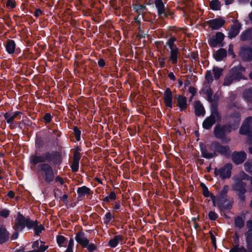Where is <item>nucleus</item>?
<instances>
[{
    "instance_id": "obj_45",
    "label": "nucleus",
    "mask_w": 252,
    "mask_h": 252,
    "mask_svg": "<svg viewBox=\"0 0 252 252\" xmlns=\"http://www.w3.org/2000/svg\"><path fill=\"white\" fill-rule=\"evenodd\" d=\"M193 106L194 110H205L202 104L199 100L194 102Z\"/></svg>"
},
{
    "instance_id": "obj_2",
    "label": "nucleus",
    "mask_w": 252,
    "mask_h": 252,
    "mask_svg": "<svg viewBox=\"0 0 252 252\" xmlns=\"http://www.w3.org/2000/svg\"><path fill=\"white\" fill-rule=\"evenodd\" d=\"M174 99V103L180 108V110H185L187 109V98L181 94H175L174 96L172 92L169 88L166 89L163 94V101L167 108H173V98Z\"/></svg>"
},
{
    "instance_id": "obj_16",
    "label": "nucleus",
    "mask_w": 252,
    "mask_h": 252,
    "mask_svg": "<svg viewBox=\"0 0 252 252\" xmlns=\"http://www.w3.org/2000/svg\"><path fill=\"white\" fill-rule=\"evenodd\" d=\"M247 155L243 151L234 152L231 155V159L236 164L243 163L246 159Z\"/></svg>"
},
{
    "instance_id": "obj_19",
    "label": "nucleus",
    "mask_w": 252,
    "mask_h": 252,
    "mask_svg": "<svg viewBox=\"0 0 252 252\" xmlns=\"http://www.w3.org/2000/svg\"><path fill=\"white\" fill-rule=\"evenodd\" d=\"M9 239V233L3 225L0 226V244L6 242Z\"/></svg>"
},
{
    "instance_id": "obj_58",
    "label": "nucleus",
    "mask_w": 252,
    "mask_h": 252,
    "mask_svg": "<svg viewBox=\"0 0 252 252\" xmlns=\"http://www.w3.org/2000/svg\"><path fill=\"white\" fill-rule=\"evenodd\" d=\"M43 119L46 123H49L51 121L52 117L50 113H46Z\"/></svg>"
},
{
    "instance_id": "obj_32",
    "label": "nucleus",
    "mask_w": 252,
    "mask_h": 252,
    "mask_svg": "<svg viewBox=\"0 0 252 252\" xmlns=\"http://www.w3.org/2000/svg\"><path fill=\"white\" fill-rule=\"evenodd\" d=\"M210 6L212 10L217 11L220 9V2L219 0H212L210 2Z\"/></svg>"
},
{
    "instance_id": "obj_63",
    "label": "nucleus",
    "mask_w": 252,
    "mask_h": 252,
    "mask_svg": "<svg viewBox=\"0 0 252 252\" xmlns=\"http://www.w3.org/2000/svg\"><path fill=\"white\" fill-rule=\"evenodd\" d=\"M246 226L249 229V231L252 232V220H250L247 221Z\"/></svg>"
},
{
    "instance_id": "obj_46",
    "label": "nucleus",
    "mask_w": 252,
    "mask_h": 252,
    "mask_svg": "<svg viewBox=\"0 0 252 252\" xmlns=\"http://www.w3.org/2000/svg\"><path fill=\"white\" fill-rule=\"evenodd\" d=\"M204 93L206 94L208 97V100L209 102H212V95H213V91L210 88H208L205 91Z\"/></svg>"
},
{
    "instance_id": "obj_8",
    "label": "nucleus",
    "mask_w": 252,
    "mask_h": 252,
    "mask_svg": "<svg viewBox=\"0 0 252 252\" xmlns=\"http://www.w3.org/2000/svg\"><path fill=\"white\" fill-rule=\"evenodd\" d=\"M239 57L244 63L252 62V47L249 45H244L240 47Z\"/></svg>"
},
{
    "instance_id": "obj_29",
    "label": "nucleus",
    "mask_w": 252,
    "mask_h": 252,
    "mask_svg": "<svg viewBox=\"0 0 252 252\" xmlns=\"http://www.w3.org/2000/svg\"><path fill=\"white\" fill-rule=\"evenodd\" d=\"M246 247L250 252H252V232L245 234Z\"/></svg>"
},
{
    "instance_id": "obj_27",
    "label": "nucleus",
    "mask_w": 252,
    "mask_h": 252,
    "mask_svg": "<svg viewBox=\"0 0 252 252\" xmlns=\"http://www.w3.org/2000/svg\"><path fill=\"white\" fill-rule=\"evenodd\" d=\"M178 53L179 48L178 47L170 49V60L173 64H176L178 62Z\"/></svg>"
},
{
    "instance_id": "obj_22",
    "label": "nucleus",
    "mask_w": 252,
    "mask_h": 252,
    "mask_svg": "<svg viewBox=\"0 0 252 252\" xmlns=\"http://www.w3.org/2000/svg\"><path fill=\"white\" fill-rule=\"evenodd\" d=\"M77 192L78 196L81 198L84 197L85 195H89L93 194V191H91V189L86 186H83L78 188L77 189Z\"/></svg>"
},
{
    "instance_id": "obj_51",
    "label": "nucleus",
    "mask_w": 252,
    "mask_h": 252,
    "mask_svg": "<svg viewBox=\"0 0 252 252\" xmlns=\"http://www.w3.org/2000/svg\"><path fill=\"white\" fill-rule=\"evenodd\" d=\"M208 217L212 220H215L218 217L217 213L214 211H210L208 214Z\"/></svg>"
},
{
    "instance_id": "obj_41",
    "label": "nucleus",
    "mask_w": 252,
    "mask_h": 252,
    "mask_svg": "<svg viewBox=\"0 0 252 252\" xmlns=\"http://www.w3.org/2000/svg\"><path fill=\"white\" fill-rule=\"evenodd\" d=\"M17 6L15 0H7L6 6L8 9H14Z\"/></svg>"
},
{
    "instance_id": "obj_13",
    "label": "nucleus",
    "mask_w": 252,
    "mask_h": 252,
    "mask_svg": "<svg viewBox=\"0 0 252 252\" xmlns=\"http://www.w3.org/2000/svg\"><path fill=\"white\" fill-rule=\"evenodd\" d=\"M53 154L49 152L44 153L42 156L32 155L30 158V161L33 165H36L38 163H44L46 161L50 162L52 160V157Z\"/></svg>"
},
{
    "instance_id": "obj_47",
    "label": "nucleus",
    "mask_w": 252,
    "mask_h": 252,
    "mask_svg": "<svg viewBox=\"0 0 252 252\" xmlns=\"http://www.w3.org/2000/svg\"><path fill=\"white\" fill-rule=\"evenodd\" d=\"M145 8L146 6L143 5L135 4L134 6V9L136 13H138V15H140L141 11Z\"/></svg>"
},
{
    "instance_id": "obj_60",
    "label": "nucleus",
    "mask_w": 252,
    "mask_h": 252,
    "mask_svg": "<svg viewBox=\"0 0 252 252\" xmlns=\"http://www.w3.org/2000/svg\"><path fill=\"white\" fill-rule=\"evenodd\" d=\"M139 29L140 30V33H138L137 35V37H139V38H144L145 37L146 34L144 33V32L142 31L141 27L139 26Z\"/></svg>"
},
{
    "instance_id": "obj_59",
    "label": "nucleus",
    "mask_w": 252,
    "mask_h": 252,
    "mask_svg": "<svg viewBox=\"0 0 252 252\" xmlns=\"http://www.w3.org/2000/svg\"><path fill=\"white\" fill-rule=\"evenodd\" d=\"M105 64H106L105 62L103 59L100 58L99 59V60L98 61V65L100 67L102 68V67H104Z\"/></svg>"
},
{
    "instance_id": "obj_53",
    "label": "nucleus",
    "mask_w": 252,
    "mask_h": 252,
    "mask_svg": "<svg viewBox=\"0 0 252 252\" xmlns=\"http://www.w3.org/2000/svg\"><path fill=\"white\" fill-rule=\"evenodd\" d=\"M87 248L88 251L89 252H93L94 251H95L96 248V245L93 243H91L88 244L87 247H86Z\"/></svg>"
},
{
    "instance_id": "obj_9",
    "label": "nucleus",
    "mask_w": 252,
    "mask_h": 252,
    "mask_svg": "<svg viewBox=\"0 0 252 252\" xmlns=\"http://www.w3.org/2000/svg\"><path fill=\"white\" fill-rule=\"evenodd\" d=\"M225 35L222 32H218L208 40V42L211 48L217 46L221 47L224 46L223 41Z\"/></svg>"
},
{
    "instance_id": "obj_42",
    "label": "nucleus",
    "mask_w": 252,
    "mask_h": 252,
    "mask_svg": "<svg viewBox=\"0 0 252 252\" xmlns=\"http://www.w3.org/2000/svg\"><path fill=\"white\" fill-rule=\"evenodd\" d=\"M229 252H248L247 250L244 248V246L239 247L235 246L233 247L229 251Z\"/></svg>"
},
{
    "instance_id": "obj_24",
    "label": "nucleus",
    "mask_w": 252,
    "mask_h": 252,
    "mask_svg": "<svg viewBox=\"0 0 252 252\" xmlns=\"http://www.w3.org/2000/svg\"><path fill=\"white\" fill-rule=\"evenodd\" d=\"M6 51L9 54H13L16 48V43L14 40L8 39L5 45Z\"/></svg>"
},
{
    "instance_id": "obj_48",
    "label": "nucleus",
    "mask_w": 252,
    "mask_h": 252,
    "mask_svg": "<svg viewBox=\"0 0 252 252\" xmlns=\"http://www.w3.org/2000/svg\"><path fill=\"white\" fill-rule=\"evenodd\" d=\"M200 186L202 189L203 194L205 197H209V194H210V192L208 190L207 187L203 183H201L200 184Z\"/></svg>"
},
{
    "instance_id": "obj_64",
    "label": "nucleus",
    "mask_w": 252,
    "mask_h": 252,
    "mask_svg": "<svg viewBox=\"0 0 252 252\" xmlns=\"http://www.w3.org/2000/svg\"><path fill=\"white\" fill-rule=\"evenodd\" d=\"M74 245V241L73 239H70L69 241L68 245L67 246V248L66 250H72V248Z\"/></svg>"
},
{
    "instance_id": "obj_5",
    "label": "nucleus",
    "mask_w": 252,
    "mask_h": 252,
    "mask_svg": "<svg viewBox=\"0 0 252 252\" xmlns=\"http://www.w3.org/2000/svg\"><path fill=\"white\" fill-rule=\"evenodd\" d=\"M32 224V220H30L29 217L25 218L20 212H18L15 220L13 228L15 231H22L25 227H27L28 229H31Z\"/></svg>"
},
{
    "instance_id": "obj_57",
    "label": "nucleus",
    "mask_w": 252,
    "mask_h": 252,
    "mask_svg": "<svg viewBox=\"0 0 252 252\" xmlns=\"http://www.w3.org/2000/svg\"><path fill=\"white\" fill-rule=\"evenodd\" d=\"M228 53L229 55H232L233 58H234L235 57V55L233 52V44H230L229 45V48L228 50Z\"/></svg>"
},
{
    "instance_id": "obj_37",
    "label": "nucleus",
    "mask_w": 252,
    "mask_h": 252,
    "mask_svg": "<svg viewBox=\"0 0 252 252\" xmlns=\"http://www.w3.org/2000/svg\"><path fill=\"white\" fill-rule=\"evenodd\" d=\"M233 82H235L234 79L232 77L231 75H230L228 74V75L227 76H226L224 77V81L223 83V86H229Z\"/></svg>"
},
{
    "instance_id": "obj_11",
    "label": "nucleus",
    "mask_w": 252,
    "mask_h": 252,
    "mask_svg": "<svg viewBox=\"0 0 252 252\" xmlns=\"http://www.w3.org/2000/svg\"><path fill=\"white\" fill-rule=\"evenodd\" d=\"M232 165L231 163H226L223 167L218 169L216 168L214 174L216 176H219L222 179L229 178L231 176Z\"/></svg>"
},
{
    "instance_id": "obj_50",
    "label": "nucleus",
    "mask_w": 252,
    "mask_h": 252,
    "mask_svg": "<svg viewBox=\"0 0 252 252\" xmlns=\"http://www.w3.org/2000/svg\"><path fill=\"white\" fill-rule=\"evenodd\" d=\"M73 130L75 138L77 141H79L80 140L81 131L77 126L73 128Z\"/></svg>"
},
{
    "instance_id": "obj_35",
    "label": "nucleus",
    "mask_w": 252,
    "mask_h": 252,
    "mask_svg": "<svg viewBox=\"0 0 252 252\" xmlns=\"http://www.w3.org/2000/svg\"><path fill=\"white\" fill-rule=\"evenodd\" d=\"M234 224L236 227L242 228L244 226V221L241 217H237L235 218Z\"/></svg>"
},
{
    "instance_id": "obj_25",
    "label": "nucleus",
    "mask_w": 252,
    "mask_h": 252,
    "mask_svg": "<svg viewBox=\"0 0 252 252\" xmlns=\"http://www.w3.org/2000/svg\"><path fill=\"white\" fill-rule=\"evenodd\" d=\"M155 4L158 10V15L162 17L163 11L165 9L164 3L162 0H155Z\"/></svg>"
},
{
    "instance_id": "obj_54",
    "label": "nucleus",
    "mask_w": 252,
    "mask_h": 252,
    "mask_svg": "<svg viewBox=\"0 0 252 252\" xmlns=\"http://www.w3.org/2000/svg\"><path fill=\"white\" fill-rule=\"evenodd\" d=\"M173 15V13L171 12L169 9H165L163 11V13L162 14V17L161 18L168 17L169 16L172 17Z\"/></svg>"
},
{
    "instance_id": "obj_15",
    "label": "nucleus",
    "mask_w": 252,
    "mask_h": 252,
    "mask_svg": "<svg viewBox=\"0 0 252 252\" xmlns=\"http://www.w3.org/2000/svg\"><path fill=\"white\" fill-rule=\"evenodd\" d=\"M233 25H231L229 29L228 37L230 39L235 38L240 32L242 28V24L236 20Z\"/></svg>"
},
{
    "instance_id": "obj_39",
    "label": "nucleus",
    "mask_w": 252,
    "mask_h": 252,
    "mask_svg": "<svg viewBox=\"0 0 252 252\" xmlns=\"http://www.w3.org/2000/svg\"><path fill=\"white\" fill-rule=\"evenodd\" d=\"M205 78L208 84L210 85L213 82L214 79L211 70H207Z\"/></svg>"
},
{
    "instance_id": "obj_56",
    "label": "nucleus",
    "mask_w": 252,
    "mask_h": 252,
    "mask_svg": "<svg viewBox=\"0 0 252 252\" xmlns=\"http://www.w3.org/2000/svg\"><path fill=\"white\" fill-rule=\"evenodd\" d=\"M43 14H44V12L43 11L41 10L40 8L36 9L33 13V15L36 18H38L40 15Z\"/></svg>"
},
{
    "instance_id": "obj_3",
    "label": "nucleus",
    "mask_w": 252,
    "mask_h": 252,
    "mask_svg": "<svg viewBox=\"0 0 252 252\" xmlns=\"http://www.w3.org/2000/svg\"><path fill=\"white\" fill-rule=\"evenodd\" d=\"M38 172L39 177L42 178L44 181L48 183L54 181L55 176L57 171L54 170L52 167L48 163H41L38 165Z\"/></svg>"
},
{
    "instance_id": "obj_52",
    "label": "nucleus",
    "mask_w": 252,
    "mask_h": 252,
    "mask_svg": "<svg viewBox=\"0 0 252 252\" xmlns=\"http://www.w3.org/2000/svg\"><path fill=\"white\" fill-rule=\"evenodd\" d=\"M48 248V246L42 244L37 250H33V251L34 252H44Z\"/></svg>"
},
{
    "instance_id": "obj_21",
    "label": "nucleus",
    "mask_w": 252,
    "mask_h": 252,
    "mask_svg": "<svg viewBox=\"0 0 252 252\" xmlns=\"http://www.w3.org/2000/svg\"><path fill=\"white\" fill-rule=\"evenodd\" d=\"M227 56L226 50L222 48H220L214 54V57L217 62H220L223 60Z\"/></svg>"
},
{
    "instance_id": "obj_33",
    "label": "nucleus",
    "mask_w": 252,
    "mask_h": 252,
    "mask_svg": "<svg viewBox=\"0 0 252 252\" xmlns=\"http://www.w3.org/2000/svg\"><path fill=\"white\" fill-rule=\"evenodd\" d=\"M114 219V216L110 212H107L103 218L104 223L106 225L110 223V221Z\"/></svg>"
},
{
    "instance_id": "obj_49",
    "label": "nucleus",
    "mask_w": 252,
    "mask_h": 252,
    "mask_svg": "<svg viewBox=\"0 0 252 252\" xmlns=\"http://www.w3.org/2000/svg\"><path fill=\"white\" fill-rule=\"evenodd\" d=\"M10 214V211L6 209L0 210V216L4 218H7Z\"/></svg>"
},
{
    "instance_id": "obj_7",
    "label": "nucleus",
    "mask_w": 252,
    "mask_h": 252,
    "mask_svg": "<svg viewBox=\"0 0 252 252\" xmlns=\"http://www.w3.org/2000/svg\"><path fill=\"white\" fill-rule=\"evenodd\" d=\"M246 68L241 64H239L232 67L229 71V74L234 79L235 82L240 81L241 80L246 79L243 73L246 71Z\"/></svg>"
},
{
    "instance_id": "obj_1",
    "label": "nucleus",
    "mask_w": 252,
    "mask_h": 252,
    "mask_svg": "<svg viewBox=\"0 0 252 252\" xmlns=\"http://www.w3.org/2000/svg\"><path fill=\"white\" fill-rule=\"evenodd\" d=\"M244 168L247 172L252 173V160L246 162L244 164ZM233 180L234 182L232 187L233 190L238 192L240 199L245 201L246 197L244 194L246 192L247 182L250 180L252 185V178L242 171L235 176Z\"/></svg>"
},
{
    "instance_id": "obj_4",
    "label": "nucleus",
    "mask_w": 252,
    "mask_h": 252,
    "mask_svg": "<svg viewBox=\"0 0 252 252\" xmlns=\"http://www.w3.org/2000/svg\"><path fill=\"white\" fill-rule=\"evenodd\" d=\"M232 127L229 125H217L214 129V134L218 138L221 139L223 143H227L230 141L229 137H226V135L231 132Z\"/></svg>"
},
{
    "instance_id": "obj_14",
    "label": "nucleus",
    "mask_w": 252,
    "mask_h": 252,
    "mask_svg": "<svg viewBox=\"0 0 252 252\" xmlns=\"http://www.w3.org/2000/svg\"><path fill=\"white\" fill-rule=\"evenodd\" d=\"M225 20L221 17H218L207 21V25L212 30H219L225 25Z\"/></svg>"
},
{
    "instance_id": "obj_10",
    "label": "nucleus",
    "mask_w": 252,
    "mask_h": 252,
    "mask_svg": "<svg viewBox=\"0 0 252 252\" xmlns=\"http://www.w3.org/2000/svg\"><path fill=\"white\" fill-rule=\"evenodd\" d=\"M210 148L213 149L222 156L228 158L231 155L230 147L227 145H222L219 142L215 141L210 145Z\"/></svg>"
},
{
    "instance_id": "obj_6",
    "label": "nucleus",
    "mask_w": 252,
    "mask_h": 252,
    "mask_svg": "<svg viewBox=\"0 0 252 252\" xmlns=\"http://www.w3.org/2000/svg\"><path fill=\"white\" fill-rule=\"evenodd\" d=\"M239 133L241 134L247 135L248 137L247 142L252 144V117L246 119L239 130ZM249 150L252 154V147H249Z\"/></svg>"
},
{
    "instance_id": "obj_31",
    "label": "nucleus",
    "mask_w": 252,
    "mask_h": 252,
    "mask_svg": "<svg viewBox=\"0 0 252 252\" xmlns=\"http://www.w3.org/2000/svg\"><path fill=\"white\" fill-rule=\"evenodd\" d=\"M215 80H218L222 74L223 69L218 66H214L213 68Z\"/></svg>"
},
{
    "instance_id": "obj_44",
    "label": "nucleus",
    "mask_w": 252,
    "mask_h": 252,
    "mask_svg": "<svg viewBox=\"0 0 252 252\" xmlns=\"http://www.w3.org/2000/svg\"><path fill=\"white\" fill-rule=\"evenodd\" d=\"M66 238L62 235H58L57 237V241L60 247H63Z\"/></svg>"
},
{
    "instance_id": "obj_40",
    "label": "nucleus",
    "mask_w": 252,
    "mask_h": 252,
    "mask_svg": "<svg viewBox=\"0 0 252 252\" xmlns=\"http://www.w3.org/2000/svg\"><path fill=\"white\" fill-rule=\"evenodd\" d=\"M229 108L233 109L236 108L238 110H241V106L239 102L237 101H231L228 104Z\"/></svg>"
},
{
    "instance_id": "obj_55",
    "label": "nucleus",
    "mask_w": 252,
    "mask_h": 252,
    "mask_svg": "<svg viewBox=\"0 0 252 252\" xmlns=\"http://www.w3.org/2000/svg\"><path fill=\"white\" fill-rule=\"evenodd\" d=\"M233 121L238 124L241 120L240 114L238 113H236L232 117Z\"/></svg>"
},
{
    "instance_id": "obj_12",
    "label": "nucleus",
    "mask_w": 252,
    "mask_h": 252,
    "mask_svg": "<svg viewBox=\"0 0 252 252\" xmlns=\"http://www.w3.org/2000/svg\"><path fill=\"white\" fill-rule=\"evenodd\" d=\"M221 117L219 111H212L211 115L203 122L202 126L205 129H210L216 121H220Z\"/></svg>"
},
{
    "instance_id": "obj_23",
    "label": "nucleus",
    "mask_w": 252,
    "mask_h": 252,
    "mask_svg": "<svg viewBox=\"0 0 252 252\" xmlns=\"http://www.w3.org/2000/svg\"><path fill=\"white\" fill-rule=\"evenodd\" d=\"M242 41L252 40V28H249L243 31L240 36Z\"/></svg>"
},
{
    "instance_id": "obj_20",
    "label": "nucleus",
    "mask_w": 252,
    "mask_h": 252,
    "mask_svg": "<svg viewBox=\"0 0 252 252\" xmlns=\"http://www.w3.org/2000/svg\"><path fill=\"white\" fill-rule=\"evenodd\" d=\"M208 149H207L206 147L201 148V153L203 157L209 159L217 156L215 150L213 149H210V145L208 146Z\"/></svg>"
},
{
    "instance_id": "obj_38",
    "label": "nucleus",
    "mask_w": 252,
    "mask_h": 252,
    "mask_svg": "<svg viewBox=\"0 0 252 252\" xmlns=\"http://www.w3.org/2000/svg\"><path fill=\"white\" fill-rule=\"evenodd\" d=\"M116 199V195L114 191H111L108 196H106L103 199V201L105 202H109L110 201L114 200Z\"/></svg>"
},
{
    "instance_id": "obj_34",
    "label": "nucleus",
    "mask_w": 252,
    "mask_h": 252,
    "mask_svg": "<svg viewBox=\"0 0 252 252\" xmlns=\"http://www.w3.org/2000/svg\"><path fill=\"white\" fill-rule=\"evenodd\" d=\"M176 40V38L173 36H172L168 39L166 42V45L168 46L170 50L174 49L175 47H177L174 44V42Z\"/></svg>"
},
{
    "instance_id": "obj_26",
    "label": "nucleus",
    "mask_w": 252,
    "mask_h": 252,
    "mask_svg": "<svg viewBox=\"0 0 252 252\" xmlns=\"http://www.w3.org/2000/svg\"><path fill=\"white\" fill-rule=\"evenodd\" d=\"M123 237L122 235H116L113 238L109 240L108 245L111 248H115L120 242L123 241Z\"/></svg>"
},
{
    "instance_id": "obj_61",
    "label": "nucleus",
    "mask_w": 252,
    "mask_h": 252,
    "mask_svg": "<svg viewBox=\"0 0 252 252\" xmlns=\"http://www.w3.org/2000/svg\"><path fill=\"white\" fill-rule=\"evenodd\" d=\"M212 103L211 110H218V104L216 101H213Z\"/></svg>"
},
{
    "instance_id": "obj_30",
    "label": "nucleus",
    "mask_w": 252,
    "mask_h": 252,
    "mask_svg": "<svg viewBox=\"0 0 252 252\" xmlns=\"http://www.w3.org/2000/svg\"><path fill=\"white\" fill-rule=\"evenodd\" d=\"M243 96L248 102L252 103V88L246 89L243 92Z\"/></svg>"
},
{
    "instance_id": "obj_62",
    "label": "nucleus",
    "mask_w": 252,
    "mask_h": 252,
    "mask_svg": "<svg viewBox=\"0 0 252 252\" xmlns=\"http://www.w3.org/2000/svg\"><path fill=\"white\" fill-rule=\"evenodd\" d=\"M54 180H55L56 182H59L61 185H63L64 184L63 179L59 176H55Z\"/></svg>"
},
{
    "instance_id": "obj_43",
    "label": "nucleus",
    "mask_w": 252,
    "mask_h": 252,
    "mask_svg": "<svg viewBox=\"0 0 252 252\" xmlns=\"http://www.w3.org/2000/svg\"><path fill=\"white\" fill-rule=\"evenodd\" d=\"M229 189V186L228 185H225L223 187V189L221 190V191L220 192V196L222 198H226Z\"/></svg>"
},
{
    "instance_id": "obj_36",
    "label": "nucleus",
    "mask_w": 252,
    "mask_h": 252,
    "mask_svg": "<svg viewBox=\"0 0 252 252\" xmlns=\"http://www.w3.org/2000/svg\"><path fill=\"white\" fill-rule=\"evenodd\" d=\"M20 114L19 112H13L11 117H8V115L7 114H4V118L6 119L7 122L9 124H11L13 123L14 119Z\"/></svg>"
},
{
    "instance_id": "obj_18",
    "label": "nucleus",
    "mask_w": 252,
    "mask_h": 252,
    "mask_svg": "<svg viewBox=\"0 0 252 252\" xmlns=\"http://www.w3.org/2000/svg\"><path fill=\"white\" fill-rule=\"evenodd\" d=\"M75 239L77 242L83 248H86L89 243V240L82 231H80L76 233Z\"/></svg>"
},
{
    "instance_id": "obj_17",
    "label": "nucleus",
    "mask_w": 252,
    "mask_h": 252,
    "mask_svg": "<svg viewBox=\"0 0 252 252\" xmlns=\"http://www.w3.org/2000/svg\"><path fill=\"white\" fill-rule=\"evenodd\" d=\"M80 149L78 148L73 154V161L71 165V168L73 172H76L79 169V161L81 157Z\"/></svg>"
},
{
    "instance_id": "obj_28",
    "label": "nucleus",
    "mask_w": 252,
    "mask_h": 252,
    "mask_svg": "<svg viewBox=\"0 0 252 252\" xmlns=\"http://www.w3.org/2000/svg\"><path fill=\"white\" fill-rule=\"evenodd\" d=\"M32 227H31V229H34L35 234L36 235H39L42 231L45 229L44 226L42 224H38V222L37 220H32Z\"/></svg>"
}]
</instances>
